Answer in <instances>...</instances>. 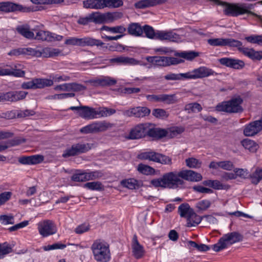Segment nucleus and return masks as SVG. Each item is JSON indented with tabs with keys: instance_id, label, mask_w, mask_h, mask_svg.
<instances>
[{
	"instance_id": "obj_1",
	"label": "nucleus",
	"mask_w": 262,
	"mask_h": 262,
	"mask_svg": "<svg viewBox=\"0 0 262 262\" xmlns=\"http://www.w3.org/2000/svg\"><path fill=\"white\" fill-rule=\"evenodd\" d=\"M182 179L181 171H170L164 173L161 177L155 179L150 184L155 187L177 188L184 184Z\"/></svg>"
},
{
	"instance_id": "obj_2",
	"label": "nucleus",
	"mask_w": 262,
	"mask_h": 262,
	"mask_svg": "<svg viewBox=\"0 0 262 262\" xmlns=\"http://www.w3.org/2000/svg\"><path fill=\"white\" fill-rule=\"evenodd\" d=\"M91 249L96 262H109L111 253L108 244L104 241L97 239L92 244Z\"/></svg>"
},
{
	"instance_id": "obj_3",
	"label": "nucleus",
	"mask_w": 262,
	"mask_h": 262,
	"mask_svg": "<svg viewBox=\"0 0 262 262\" xmlns=\"http://www.w3.org/2000/svg\"><path fill=\"white\" fill-rule=\"evenodd\" d=\"M243 236L237 232H232L224 234L218 243L213 245L212 248L215 252H219L227 248L228 246L242 241Z\"/></svg>"
},
{
	"instance_id": "obj_4",
	"label": "nucleus",
	"mask_w": 262,
	"mask_h": 262,
	"mask_svg": "<svg viewBox=\"0 0 262 262\" xmlns=\"http://www.w3.org/2000/svg\"><path fill=\"white\" fill-rule=\"evenodd\" d=\"M243 100L240 97L233 98L229 101H224L218 104L215 107L216 111L228 113H236L243 111L241 104Z\"/></svg>"
},
{
	"instance_id": "obj_5",
	"label": "nucleus",
	"mask_w": 262,
	"mask_h": 262,
	"mask_svg": "<svg viewBox=\"0 0 262 262\" xmlns=\"http://www.w3.org/2000/svg\"><path fill=\"white\" fill-rule=\"evenodd\" d=\"M114 126L113 123L106 121H95L82 127L80 129V132L84 134H96L105 132Z\"/></svg>"
},
{
	"instance_id": "obj_6",
	"label": "nucleus",
	"mask_w": 262,
	"mask_h": 262,
	"mask_svg": "<svg viewBox=\"0 0 262 262\" xmlns=\"http://www.w3.org/2000/svg\"><path fill=\"white\" fill-rule=\"evenodd\" d=\"M138 158L141 160H147L162 164L171 165L172 163L170 157L152 150L141 153L138 155Z\"/></svg>"
},
{
	"instance_id": "obj_7",
	"label": "nucleus",
	"mask_w": 262,
	"mask_h": 262,
	"mask_svg": "<svg viewBox=\"0 0 262 262\" xmlns=\"http://www.w3.org/2000/svg\"><path fill=\"white\" fill-rule=\"evenodd\" d=\"M102 176V173L99 171L86 172L81 170H76L72 176L71 180L77 182H85L97 179Z\"/></svg>"
},
{
	"instance_id": "obj_8",
	"label": "nucleus",
	"mask_w": 262,
	"mask_h": 262,
	"mask_svg": "<svg viewBox=\"0 0 262 262\" xmlns=\"http://www.w3.org/2000/svg\"><path fill=\"white\" fill-rule=\"evenodd\" d=\"M53 84L51 79L47 78H34L31 81L24 82L21 85L23 89H40Z\"/></svg>"
},
{
	"instance_id": "obj_9",
	"label": "nucleus",
	"mask_w": 262,
	"mask_h": 262,
	"mask_svg": "<svg viewBox=\"0 0 262 262\" xmlns=\"http://www.w3.org/2000/svg\"><path fill=\"white\" fill-rule=\"evenodd\" d=\"M39 233L43 237L53 235L57 232V228L54 223L50 220H43L37 224Z\"/></svg>"
},
{
	"instance_id": "obj_10",
	"label": "nucleus",
	"mask_w": 262,
	"mask_h": 262,
	"mask_svg": "<svg viewBox=\"0 0 262 262\" xmlns=\"http://www.w3.org/2000/svg\"><path fill=\"white\" fill-rule=\"evenodd\" d=\"M149 123H141L136 125L132 128L128 135L125 138L128 140L138 139L144 137L147 135Z\"/></svg>"
},
{
	"instance_id": "obj_11",
	"label": "nucleus",
	"mask_w": 262,
	"mask_h": 262,
	"mask_svg": "<svg viewBox=\"0 0 262 262\" xmlns=\"http://www.w3.org/2000/svg\"><path fill=\"white\" fill-rule=\"evenodd\" d=\"M91 149L88 143H77L73 144L71 147L67 148L62 154L63 158L74 156L78 154L88 151Z\"/></svg>"
},
{
	"instance_id": "obj_12",
	"label": "nucleus",
	"mask_w": 262,
	"mask_h": 262,
	"mask_svg": "<svg viewBox=\"0 0 262 262\" xmlns=\"http://www.w3.org/2000/svg\"><path fill=\"white\" fill-rule=\"evenodd\" d=\"M214 72L207 67H201L186 73L187 79H195L213 75Z\"/></svg>"
},
{
	"instance_id": "obj_13",
	"label": "nucleus",
	"mask_w": 262,
	"mask_h": 262,
	"mask_svg": "<svg viewBox=\"0 0 262 262\" xmlns=\"http://www.w3.org/2000/svg\"><path fill=\"white\" fill-rule=\"evenodd\" d=\"M207 42L212 46H229L234 47L241 45V41L233 38H210L207 40Z\"/></svg>"
},
{
	"instance_id": "obj_14",
	"label": "nucleus",
	"mask_w": 262,
	"mask_h": 262,
	"mask_svg": "<svg viewBox=\"0 0 262 262\" xmlns=\"http://www.w3.org/2000/svg\"><path fill=\"white\" fill-rule=\"evenodd\" d=\"M262 130V119L250 123L245 126L243 133L245 136H253Z\"/></svg>"
},
{
	"instance_id": "obj_15",
	"label": "nucleus",
	"mask_w": 262,
	"mask_h": 262,
	"mask_svg": "<svg viewBox=\"0 0 262 262\" xmlns=\"http://www.w3.org/2000/svg\"><path fill=\"white\" fill-rule=\"evenodd\" d=\"M27 9L24 8L21 5L10 1L0 2V11L4 13L14 12L15 11H26Z\"/></svg>"
},
{
	"instance_id": "obj_16",
	"label": "nucleus",
	"mask_w": 262,
	"mask_h": 262,
	"mask_svg": "<svg viewBox=\"0 0 262 262\" xmlns=\"http://www.w3.org/2000/svg\"><path fill=\"white\" fill-rule=\"evenodd\" d=\"M109 63L112 64H124V65H142L139 60L135 58L126 57L124 56H118L108 60Z\"/></svg>"
},
{
	"instance_id": "obj_17",
	"label": "nucleus",
	"mask_w": 262,
	"mask_h": 262,
	"mask_svg": "<svg viewBox=\"0 0 262 262\" xmlns=\"http://www.w3.org/2000/svg\"><path fill=\"white\" fill-rule=\"evenodd\" d=\"M150 113V110L146 107L138 106L131 108L124 112V115L128 116H134L141 118L148 116Z\"/></svg>"
},
{
	"instance_id": "obj_18",
	"label": "nucleus",
	"mask_w": 262,
	"mask_h": 262,
	"mask_svg": "<svg viewBox=\"0 0 262 262\" xmlns=\"http://www.w3.org/2000/svg\"><path fill=\"white\" fill-rule=\"evenodd\" d=\"M157 39L160 40H168L170 41H179L181 39L180 36L172 32L167 31H157Z\"/></svg>"
},
{
	"instance_id": "obj_19",
	"label": "nucleus",
	"mask_w": 262,
	"mask_h": 262,
	"mask_svg": "<svg viewBox=\"0 0 262 262\" xmlns=\"http://www.w3.org/2000/svg\"><path fill=\"white\" fill-rule=\"evenodd\" d=\"M180 63L179 60L176 58L166 56H156L155 66L167 67Z\"/></svg>"
},
{
	"instance_id": "obj_20",
	"label": "nucleus",
	"mask_w": 262,
	"mask_h": 262,
	"mask_svg": "<svg viewBox=\"0 0 262 262\" xmlns=\"http://www.w3.org/2000/svg\"><path fill=\"white\" fill-rule=\"evenodd\" d=\"M132 252L134 256L137 259L142 257L145 254L143 247L140 245L136 235H134L132 244Z\"/></svg>"
},
{
	"instance_id": "obj_21",
	"label": "nucleus",
	"mask_w": 262,
	"mask_h": 262,
	"mask_svg": "<svg viewBox=\"0 0 262 262\" xmlns=\"http://www.w3.org/2000/svg\"><path fill=\"white\" fill-rule=\"evenodd\" d=\"M181 174L182 179L189 181L198 182L202 180V175L191 170H181Z\"/></svg>"
},
{
	"instance_id": "obj_22",
	"label": "nucleus",
	"mask_w": 262,
	"mask_h": 262,
	"mask_svg": "<svg viewBox=\"0 0 262 262\" xmlns=\"http://www.w3.org/2000/svg\"><path fill=\"white\" fill-rule=\"evenodd\" d=\"M103 45L101 40L91 37L77 38V46H102Z\"/></svg>"
},
{
	"instance_id": "obj_23",
	"label": "nucleus",
	"mask_w": 262,
	"mask_h": 262,
	"mask_svg": "<svg viewBox=\"0 0 262 262\" xmlns=\"http://www.w3.org/2000/svg\"><path fill=\"white\" fill-rule=\"evenodd\" d=\"M43 156L36 155L28 157H21L18 159V162L22 164H37L43 161Z\"/></svg>"
},
{
	"instance_id": "obj_24",
	"label": "nucleus",
	"mask_w": 262,
	"mask_h": 262,
	"mask_svg": "<svg viewBox=\"0 0 262 262\" xmlns=\"http://www.w3.org/2000/svg\"><path fill=\"white\" fill-rule=\"evenodd\" d=\"M95 86H111L116 84L117 80L111 77H104L90 81Z\"/></svg>"
},
{
	"instance_id": "obj_25",
	"label": "nucleus",
	"mask_w": 262,
	"mask_h": 262,
	"mask_svg": "<svg viewBox=\"0 0 262 262\" xmlns=\"http://www.w3.org/2000/svg\"><path fill=\"white\" fill-rule=\"evenodd\" d=\"M16 30L19 34L27 39H32L34 38V33L33 32L34 29L31 30L30 27L28 24L18 26Z\"/></svg>"
},
{
	"instance_id": "obj_26",
	"label": "nucleus",
	"mask_w": 262,
	"mask_h": 262,
	"mask_svg": "<svg viewBox=\"0 0 262 262\" xmlns=\"http://www.w3.org/2000/svg\"><path fill=\"white\" fill-rule=\"evenodd\" d=\"M151 124L149 123L148 126L147 135L150 137L161 138L168 135V132L160 128H150Z\"/></svg>"
},
{
	"instance_id": "obj_27",
	"label": "nucleus",
	"mask_w": 262,
	"mask_h": 262,
	"mask_svg": "<svg viewBox=\"0 0 262 262\" xmlns=\"http://www.w3.org/2000/svg\"><path fill=\"white\" fill-rule=\"evenodd\" d=\"M78 115L86 119H95V108L86 106H82Z\"/></svg>"
},
{
	"instance_id": "obj_28",
	"label": "nucleus",
	"mask_w": 262,
	"mask_h": 262,
	"mask_svg": "<svg viewBox=\"0 0 262 262\" xmlns=\"http://www.w3.org/2000/svg\"><path fill=\"white\" fill-rule=\"evenodd\" d=\"M166 2V0H143L136 3L135 6L137 8L141 9L162 4Z\"/></svg>"
},
{
	"instance_id": "obj_29",
	"label": "nucleus",
	"mask_w": 262,
	"mask_h": 262,
	"mask_svg": "<svg viewBox=\"0 0 262 262\" xmlns=\"http://www.w3.org/2000/svg\"><path fill=\"white\" fill-rule=\"evenodd\" d=\"M121 184L122 186L130 189H138L142 185L141 181H138L135 179L123 180L121 181Z\"/></svg>"
},
{
	"instance_id": "obj_30",
	"label": "nucleus",
	"mask_w": 262,
	"mask_h": 262,
	"mask_svg": "<svg viewBox=\"0 0 262 262\" xmlns=\"http://www.w3.org/2000/svg\"><path fill=\"white\" fill-rule=\"evenodd\" d=\"M242 146L251 152H255L259 148L258 145L253 140L245 139L241 141Z\"/></svg>"
},
{
	"instance_id": "obj_31",
	"label": "nucleus",
	"mask_w": 262,
	"mask_h": 262,
	"mask_svg": "<svg viewBox=\"0 0 262 262\" xmlns=\"http://www.w3.org/2000/svg\"><path fill=\"white\" fill-rule=\"evenodd\" d=\"M101 9L108 7L110 8H117L123 6L122 0H101Z\"/></svg>"
},
{
	"instance_id": "obj_32",
	"label": "nucleus",
	"mask_w": 262,
	"mask_h": 262,
	"mask_svg": "<svg viewBox=\"0 0 262 262\" xmlns=\"http://www.w3.org/2000/svg\"><path fill=\"white\" fill-rule=\"evenodd\" d=\"M193 210L187 203L182 204L178 208V213L181 217L187 218Z\"/></svg>"
},
{
	"instance_id": "obj_33",
	"label": "nucleus",
	"mask_w": 262,
	"mask_h": 262,
	"mask_svg": "<svg viewBox=\"0 0 262 262\" xmlns=\"http://www.w3.org/2000/svg\"><path fill=\"white\" fill-rule=\"evenodd\" d=\"M127 31L129 34L136 36H140L143 33V29L138 23H132L129 25Z\"/></svg>"
},
{
	"instance_id": "obj_34",
	"label": "nucleus",
	"mask_w": 262,
	"mask_h": 262,
	"mask_svg": "<svg viewBox=\"0 0 262 262\" xmlns=\"http://www.w3.org/2000/svg\"><path fill=\"white\" fill-rule=\"evenodd\" d=\"M61 54V51L58 49L45 48L41 50V56L44 57H52L58 56Z\"/></svg>"
},
{
	"instance_id": "obj_35",
	"label": "nucleus",
	"mask_w": 262,
	"mask_h": 262,
	"mask_svg": "<svg viewBox=\"0 0 262 262\" xmlns=\"http://www.w3.org/2000/svg\"><path fill=\"white\" fill-rule=\"evenodd\" d=\"M34 39L53 41V37L52 36V33L43 30H39L36 33V36H34Z\"/></svg>"
},
{
	"instance_id": "obj_36",
	"label": "nucleus",
	"mask_w": 262,
	"mask_h": 262,
	"mask_svg": "<svg viewBox=\"0 0 262 262\" xmlns=\"http://www.w3.org/2000/svg\"><path fill=\"white\" fill-rule=\"evenodd\" d=\"M202 217L197 215L194 211L187 218V224L188 227L195 226L200 224L202 221Z\"/></svg>"
},
{
	"instance_id": "obj_37",
	"label": "nucleus",
	"mask_w": 262,
	"mask_h": 262,
	"mask_svg": "<svg viewBox=\"0 0 262 262\" xmlns=\"http://www.w3.org/2000/svg\"><path fill=\"white\" fill-rule=\"evenodd\" d=\"M184 110L188 113H195L201 112L202 107L197 102L190 103L185 105Z\"/></svg>"
},
{
	"instance_id": "obj_38",
	"label": "nucleus",
	"mask_w": 262,
	"mask_h": 262,
	"mask_svg": "<svg viewBox=\"0 0 262 262\" xmlns=\"http://www.w3.org/2000/svg\"><path fill=\"white\" fill-rule=\"evenodd\" d=\"M122 16L123 13L120 12L105 13V22H113L115 20L121 18Z\"/></svg>"
},
{
	"instance_id": "obj_39",
	"label": "nucleus",
	"mask_w": 262,
	"mask_h": 262,
	"mask_svg": "<svg viewBox=\"0 0 262 262\" xmlns=\"http://www.w3.org/2000/svg\"><path fill=\"white\" fill-rule=\"evenodd\" d=\"M85 8L101 9V0H86L83 2Z\"/></svg>"
},
{
	"instance_id": "obj_40",
	"label": "nucleus",
	"mask_w": 262,
	"mask_h": 262,
	"mask_svg": "<svg viewBox=\"0 0 262 262\" xmlns=\"http://www.w3.org/2000/svg\"><path fill=\"white\" fill-rule=\"evenodd\" d=\"M177 101V97L175 94H161L160 102L167 104H170L176 103Z\"/></svg>"
},
{
	"instance_id": "obj_41",
	"label": "nucleus",
	"mask_w": 262,
	"mask_h": 262,
	"mask_svg": "<svg viewBox=\"0 0 262 262\" xmlns=\"http://www.w3.org/2000/svg\"><path fill=\"white\" fill-rule=\"evenodd\" d=\"M251 182L254 184H257L262 180V168L257 167L251 175Z\"/></svg>"
},
{
	"instance_id": "obj_42",
	"label": "nucleus",
	"mask_w": 262,
	"mask_h": 262,
	"mask_svg": "<svg viewBox=\"0 0 262 262\" xmlns=\"http://www.w3.org/2000/svg\"><path fill=\"white\" fill-rule=\"evenodd\" d=\"M102 29L112 33L119 34H123L126 30V28L123 26H117L113 27L103 26Z\"/></svg>"
},
{
	"instance_id": "obj_43",
	"label": "nucleus",
	"mask_w": 262,
	"mask_h": 262,
	"mask_svg": "<svg viewBox=\"0 0 262 262\" xmlns=\"http://www.w3.org/2000/svg\"><path fill=\"white\" fill-rule=\"evenodd\" d=\"M137 170L140 173L146 175L154 174L155 172L154 168L143 164H139L137 167Z\"/></svg>"
},
{
	"instance_id": "obj_44",
	"label": "nucleus",
	"mask_w": 262,
	"mask_h": 262,
	"mask_svg": "<svg viewBox=\"0 0 262 262\" xmlns=\"http://www.w3.org/2000/svg\"><path fill=\"white\" fill-rule=\"evenodd\" d=\"M187 166L190 168H198L201 166L202 162L193 157L189 158L185 160Z\"/></svg>"
},
{
	"instance_id": "obj_45",
	"label": "nucleus",
	"mask_w": 262,
	"mask_h": 262,
	"mask_svg": "<svg viewBox=\"0 0 262 262\" xmlns=\"http://www.w3.org/2000/svg\"><path fill=\"white\" fill-rule=\"evenodd\" d=\"M164 78L167 80H181L186 79V73H169L164 76Z\"/></svg>"
},
{
	"instance_id": "obj_46",
	"label": "nucleus",
	"mask_w": 262,
	"mask_h": 262,
	"mask_svg": "<svg viewBox=\"0 0 262 262\" xmlns=\"http://www.w3.org/2000/svg\"><path fill=\"white\" fill-rule=\"evenodd\" d=\"M84 187L92 190L101 191L104 189V186L100 182H88L84 184Z\"/></svg>"
},
{
	"instance_id": "obj_47",
	"label": "nucleus",
	"mask_w": 262,
	"mask_h": 262,
	"mask_svg": "<svg viewBox=\"0 0 262 262\" xmlns=\"http://www.w3.org/2000/svg\"><path fill=\"white\" fill-rule=\"evenodd\" d=\"M184 128L182 126H174L166 130L168 132V135L171 137H175L184 132Z\"/></svg>"
},
{
	"instance_id": "obj_48",
	"label": "nucleus",
	"mask_w": 262,
	"mask_h": 262,
	"mask_svg": "<svg viewBox=\"0 0 262 262\" xmlns=\"http://www.w3.org/2000/svg\"><path fill=\"white\" fill-rule=\"evenodd\" d=\"M152 114L155 117L161 119H165L169 116L168 113L162 108L154 109L152 111Z\"/></svg>"
},
{
	"instance_id": "obj_49",
	"label": "nucleus",
	"mask_w": 262,
	"mask_h": 262,
	"mask_svg": "<svg viewBox=\"0 0 262 262\" xmlns=\"http://www.w3.org/2000/svg\"><path fill=\"white\" fill-rule=\"evenodd\" d=\"M143 31L147 37L150 39H157L156 32H155L151 27L145 25L143 29Z\"/></svg>"
},
{
	"instance_id": "obj_50",
	"label": "nucleus",
	"mask_w": 262,
	"mask_h": 262,
	"mask_svg": "<svg viewBox=\"0 0 262 262\" xmlns=\"http://www.w3.org/2000/svg\"><path fill=\"white\" fill-rule=\"evenodd\" d=\"M199 55L198 52L194 51L189 52H182L178 54L179 56L180 57L186 59L187 60H191Z\"/></svg>"
},
{
	"instance_id": "obj_51",
	"label": "nucleus",
	"mask_w": 262,
	"mask_h": 262,
	"mask_svg": "<svg viewBox=\"0 0 262 262\" xmlns=\"http://www.w3.org/2000/svg\"><path fill=\"white\" fill-rule=\"evenodd\" d=\"M92 22L101 24L105 23V13H92L91 14Z\"/></svg>"
},
{
	"instance_id": "obj_52",
	"label": "nucleus",
	"mask_w": 262,
	"mask_h": 262,
	"mask_svg": "<svg viewBox=\"0 0 262 262\" xmlns=\"http://www.w3.org/2000/svg\"><path fill=\"white\" fill-rule=\"evenodd\" d=\"M25 72L18 69H7V75H13L17 77H23L25 76Z\"/></svg>"
},
{
	"instance_id": "obj_53",
	"label": "nucleus",
	"mask_w": 262,
	"mask_h": 262,
	"mask_svg": "<svg viewBox=\"0 0 262 262\" xmlns=\"http://www.w3.org/2000/svg\"><path fill=\"white\" fill-rule=\"evenodd\" d=\"M245 39L250 43H256L262 46L261 35H251L246 37Z\"/></svg>"
},
{
	"instance_id": "obj_54",
	"label": "nucleus",
	"mask_w": 262,
	"mask_h": 262,
	"mask_svg": "<svg viewBox=\"0 0 262 262\" xmlns=\"http://www.w3.org/2000/svg\"><path fill=\"white\" fill-rule=\"evenodd\" d=\"M12 251L11 247L7 244H0V258Z\"/></svg>"
},
{
	"instance_id": "obj_55",
	"label": "nucleus",
	"mask_w": 262,
	"mask_h": 262,
	"mask_svg": "<svg viewBox=\"0 0 262 262\" xmlns=\"http://www.w3.org/2000/svg\"><path fill=\"white\" fill-rule=\"evenodd\" d=\"M0 222L2 224H13L14 223V217L12 215H0Z\"/></svg>"
},
{
	"instance_id": "obj_56",
	"label": "nucleus",
	"mask_w": 262,
	"mask_h": 262,
	"mask_svg": "<svg viewBox=\"0 0 262 262\" xmlns=\"http://www.w3.org/2000/svg\"><path fill=\"white\" fill-rule=\"evenodd\" d=\"M31 1L36 4H58L64 2V0H31Z\"/></svg>"
},
{
	"instance_id": "obj_57",
	"label": "nucleus",
	"mask_w": 262,
	"mask_h": 262,
	"mask_svg": "<svg viewBox=\"0 0 262 262\" xmlns=\"http://www.w3.org/2000/svg\"><path fill=\"white\" fill-rule=\"evenodd\" d=\"M245 67V63L243 60L237 59H232L230 68L236 70H241Z\"/></svg>"
},
{
	"instance_id": "obj_58",
	"label": "nucleus",
	"mask_w": 262,
	"mask_h": 262,
	"mask_svg": "<svg viewBox=\"0 0 262 262\" xmlns=\"http://www.w3.org/2000/svg\"><path fill=\"white\" fill-rule=\"evenodd\" d=\"M28 92L25 91L13 92V99L14 101H17L25 98Z\"/></svg>"
},
{
	"instance_id": "obj_59",
	"label": "nucleus",
	"mask_w": 262,
	"mask_h": 262,
	"mask_svg": "<svg viewBox=\"0 0 262 262\" xmlns=\"http://www.w3.org/2000/svg\"><path fill=\"white\" fill-rule=\"evenodd\" d=\"M238 48V50L242 52L245 56L251 58L252 56V53L254 49L252 48L249 49L248 48H245L242 46V42H241V45L236 47Z\"/></svg>"
},
{
	"instance_id": "obj_60",
	"label": "nucleus",
	"mask_w": 262,
	"mask_h": 262,
	"mask_svg": "<svg viewBox=\"0 0 262 262\" xmlns=\"http://www.w3.org/2000/svg\"><path fill=\"white\" fill-rule=\"evenodd\" d=\"M86 86L77 83H70V91L79 92L86 90Z\"/></svg>"
},
{
	"instance_id": "obj_61",
	"label": "nucleus",
	"mask_w": 262,
	"mask_h": 262,
	"mask_svg": "<svg viewBox=\"0 0 262 262\" xmlns=\"http://www.w3.org/2000/svg\"><path fill=\"white\" fill-rule=\"evenodd\" d=\"M35 112L33 110H26L24 111H19L17 113L18 118H24L34 115Z\"/></svg>"
},
{
	"instance_id": "obj_62",
	"label": "nucleus",
	"mask_w": 262,
	"mask_h": 262,
	"mask_svg": "<svg viewBox=\"0 0 262 262\" xmlns=\"http://www.w3.org/2000/svg\"><path fill=\"white\" fill-rule=\"evenodd\" d=\"M210 206V202L208 200H202L197 203L196 206L200 210H205Z\"/></svg>"
},
{
	"instance_id": "obj_63",
	"label": "nucleus",
	"mask_w": 262,
	"mask_h": 262,
	"mask_svg": "<svg viewBox=\"0 0 262 262\" xmlns=\"http://www.w3.org/2000/svg\"><path fill=\"white\" fill-rule=\"evenodd\" d=\"M233 164L230 161H220V168L224 170H231L233 168Z\"/></svg>"
},
{
	"instance_id": "obj_64",
	"label": "nucleus",
	"mask_w": 262,
	"mask_h": 262,
	"mask_svg": "<svg viewBox=\"0 0 262 262\" xmlns=\"http://www.w3.org/2000/svg\"><path fill=\"white\" fill-rule=\"evenodd\" d=\"M11 192L5 191L0 194V206L4 204L11 198Z\"/></svg>"
}]
</instances>
